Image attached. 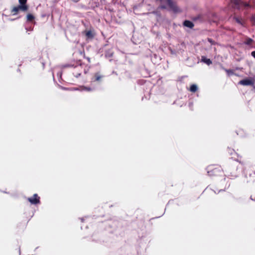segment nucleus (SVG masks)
Masks as SVG:
<instances>
[{
	"mask_svg": "<svg viewBox=\"0 0 255 255\" xmlns=\"http://www.w3.org/2000/svg\"><path fill=\"white\" fill-rule=\"evenodd\" d=\"M157 1H159L160 3L158 7V8L160 9H166L168 7L170 8L171 10L175 12H177L179 11L178 8L177 6L176 3L173 2L172 0H156Z\"/></svg>",
	"mask_w": 255,
	"mask_h": 255,
	"instance_id": "f257e3e1",
	"label": "nucleus"
},
{
	"mask_svg": "<svg viewBox=\"0 0 255 255\" xmlns=\"http://www.w3.org/2000/svg\"><path fill=\"white\" fill-rule=\"evenodd\" d=\"M104 77V75L100 72H96L93 74L91 78V84L95 82H97L98 83H101Z\"/></svg>",
	"mask_w": 255,
	"mask_h": 255,
	"instance_id": "f03ea898",
	"label": "nucleus"
},
{
	"mask_svg": "<svg viewBox=\"0 0 255 255\" xmlns=\"http://www.w3.org/2000/svg\"><path fill=\"white\" fill-rule=\"evenodd\" d=\"M27 200L33 205H36L40 203V197L37 194H34L32 197L28 198Z\"/></svg>",
	"mask_w": 255,
	"mask_h": 255,
	"instance_id": "7ed1b4c3",
	"label": "nucleus"
},
{
	"mask_svg": "<svg viewBox=\"0 0 255 255\" xmlns=\"http://www.w3.org/2000/svg\"><path fill=\"white\" fill-rule=\"evenodd\" d=\"M239 83L244 86L252 85L254 84V79L253 78L245 79L240 81Z\"/></svg>",
	"mask_w": 255,
	"mask_h": 255,
	"instance_id": "20e7f679",
	"label": "nucleus"
},
{
	"mask_svg": "<svg viewBox=\"0 0 255 255\" xmlns=\"http://www.w3.org/2000/svg\"><path fill=\"white\" fill-rule=\"evenodd\" d=\"M183 25L190 28H192L194 24L192 21L186 20L183 22Z\"/></svg>",
	"mask_w": 255,
	"mask_h": 255,
	"instance_id": "39448f33",
	"label": "nucleus"
},
{
	"mask_svg": "<svg viewBox=\"0 0 255 255\" xmlns=\"http://www.w3.org/2000/svg\"><path fill=\"white\" fill-rule=\"evenodd\" d=\"M16 7L19 9V11H22L24 12L27 11L28 9V5H23L21 4H19L17 6H16Z\"/></svg>",
	"mask_w": 255,
	"mask_h": 255,
	"instance_id": "423d86ee",
	"label": "nucleus"
},
{
	"mask_svg": "<svg viewBox=\"0 0 255 255\" xmlns=\"http://www.w3.org/2000/svg\"><path fill=\"white\" fill-rule=\"evenodd\" d=\"M85 35L88 38L92 39L94 37L95 34L92 31L88 30L85 31Z\"/></svg>",
	"mask_w": 255,
	"mask_h": 255,
	"instance_id": "0eeeda50",
	"label": "nucleus"
},
{
	"mask_svg": "<svg viewBox=\"0 0 255 255\" xmlns=\"http://www.w3.org/2000/svg\"><path fill=\"white\" fill-rule=\"evenodd\" d=\"M19 11V9L16 6H14L10 10L11 14L12 15L17 14Z\"/></svg>",
	"mask_w": 255,
	"mask_h": 255,
	"instance_id": "6e6552de",
	"label": "nucleus"
},
{
	"mask_svg": "<svg viewBox=\"0 0 255 255\" xmlns=\"http://www.w3.org/2000/svg\"><path fill=\"white\" fill-rule=\"evenodd\" d=\"M198 88L195 84H192L191 85L189 90L190 92L195 93L197 91Z\"/></svg>",
	"mask_w": 255,
	"mask_h": 255,
	"instance_id": "1a4fd4ad",
	"label": "nucleus"
},
{
	"mask_svg": "<svg viewBox=\"0 0 255 255\" xmlns=\"http://www.w3.org/2000/svg\"><path fill=\"white\" fill-rule=\"evenodd\" d=\"M27 21L28 22H32L34 19V16L30 13H28L26 16Z\"/></svg>",
	"mask_w": 255,
	"mask_h": 255,
	"instance_id": "9d476101",
	"label": "nucleus"
},
{
	"mask_svg": "<svg viewBox=\"0 0 255 255\" xmlns=\"http://www.w3.org/2000/svg\"><path fill=\"white\" fill-rule=\"evenodd\" d=\"M18 1L20 4L23 5H27L26 4L27 0H18Z\"/></svg>",
	"mask_w": 255,
	"mask_h": 255,
	"instance_id": "9b49d317",
	"label": "nucleus"
},
{
	"mask_svg": "<svg viewBox=\"0 0 255 255\" xmlns=\"http://www.w3.org/2000/svg\"><path fill=\"white\" fill-rule=\"evenodd\" d=\"M83 89L87 91H92L93 90V89L89 87H84Z\"/></svg>",
	"mask_w": 255,
	"mask_h": 255,
	"instance_id": "f8f14e48",
	"label": "nucleus"
},
{
	"mask_svg": "<svg viewBox=\"0 0 255 255\" xmlns=\"http://www.w3.org/2000/svg\"><path fill=\"white\" fill-rule=\"evenodd\" d=\"M202 60L205 63L207 64V58L205 56H203L202 57Z\"/></svg>",
	"mask_w": 255,
	"mask_h": 255,
	"instance_id": "ddd939ff",
	"label": "nucleus"
},
{
	"mask_svg": "<svg viewBox=\"0 0 255 255\" xmlns=\"http://www.w3.org/2000/svg\"><path fill=\"white\" fill-rule=\"evenodd\" d=\"M252 40L251 39H248V40L247 41V42H246V44H251V42H252Z\"/></svg>",
	"mask_w": 255,
	"mask_h": 255,
	"instance_id": "4468645a",
	"label": "nucleus"
},
{
	"mask_svg": "<svg viewBox=\"0 0 255 255\" xmlns=\"http://www.w3.org/2000/svg\"><path fill=\"white\" fill-rule=\"evenodd\" d=\"M74 74H75V76L77 78L81 75V73H75Z\"/></svg>",
	"mask_w": 255,
	"mask_h": 255,
	"instance_id": "2eb2a0df",
	"label": "nucleus"
},
{
	"mask_svg": "<svg viewBox=\"0 0 255 255\" xmlns=\"http://www.w3.org/2000/svg\"><path fill=\"white\" fill-rule=\"evenodd\" d=\"M252 55L255 58V51H253L252 52Z\"/></svg>",
	"mask_w": 255,
	"mask_h": 255,
	"instance_id": "dca6fc26",
	"label": "nucleus"
},
{
	"mask_svg": "<svg viewBox=\"0 0 255 255\" xmlns=\"http://www.w3.org/2000/svg\"><path fill=\"white\" fill-rule=\"evenodd\" d=\"M227 72L229 75H230L232 73V72H230L229 71H227Z\"/></svg>",
	"mask_w": 255,
	"mask_h": 255,
	"instance_id": "f3484780",
	"label": "nucleus"
},
{
	"mask_svg": "<svg viewBox=\"0 0 255 255\" xmlns=\"http://www.w3.org/2000/svg\"><path fill=\"white\" fill-rule=\"evenodd\" d=\"M208 65H209L211 63V62H210L209 59H208Z\"/></svg>",
	"mask_w": 255,
	"mask_h": 255,
	"instance_id": "a211bd4d",
	"label": "nucleus"
}]
</instances>
